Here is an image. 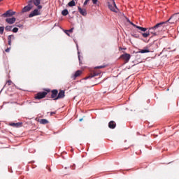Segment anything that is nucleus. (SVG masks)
Here are the masks:
<instances>
[{
  "label": "nucleus",
  "mask_w": 179,
  "mask_h": 179,
  "mask_svg": "<svg viewBox=\"0 0 179 179\" xmlns=\"http://www.w3.org/2000/svg\"><path fill=\"white\" fill-rule=\"evenodd\" d=\"M50 92H51L50 89H45L43 92H39L36 94L35 99H36V100H41V99H44Z\"/></svg>",
  "instance_id": "2"
},
{
  "label": "nucleus",
  "mask_w": 179,
  "mask_h": 179,
  "mask_svg": "<svg viewBox=\"0 0 179 179\" xmlns=\"http://www.w3.org/2000/svg\"><path fill=\"white\" fill-rule=\"evenodd\" d=\"M178 15L179 13H174L169 17L167 21L165 22H166V23H170V24H174L177 23V22H178Z\"/></svg>",
  "instance_id": "3"
},
{
  "label": "nucleus",
  "mask_w": 179,
  "mask_h": 179,
  "mask_svg": "<svg viewBox=\"0 0 179 179\" xmlns=\"http://www.w3.org/2000/svg\"><path fill=\"white\" fill-rule=\"evenodd\" d=\"M7 83H8V86H10V85H12V80H8L7 81Z\"/></svg>",
  "instance_id": "36"
},
{
  "label": "nucleus",
  "mask_w": 179,
  "mask_h": 179,
  "mask_svg": "<svg viewBox=\"0 0 179 179\" xmlns=\"http://www.w3.org/2000/svg\"><path fill=\"white\" fill-rule=\"evenodd\" d=\"M40 3H41V0H35L34 1V5H35V6H37L38 10V9H43V6L40 5Z\"/></svg>",
  "instance_id": "11"
},
{
  "label": "nucleus",
  "mask_w": 179,
  "mask_h": 179,
  "mask_svg": "<svg viewBox=\"0 0 179 179\" xmlns=\"http://www.w3.org/2000/svg\"><path fill=\"white\" fill-rule=\"evenodd\" d=\"M51 115H52L53 114H55V112H51Z\"/></svg>",
  "instance_id": "44"
},
{
  "label": "nucleus",
  "mask_w": 179,
  "mask_h": 179,
  "mask_svg": "<svg viewBox=\"0 0 179 179\" xmlns=\"http://www.w3.org/2000/svg\"><path fill=\"white\" fill-rule=\"evenodd\" d=\"M159 45H160V43L157 41H154L153 43L148 44L147 47L150 50V52H155V50H157Z\"/></svg>",
  "instance_id": "1"
},
{
  "label": "nucleus",
  "mask_w": 179,
  "mask_h": 179,
  "mask_svg": "<svg viewBox=\"0 0 179 179\" xmlns=\"http://www.w3.org/2000/svg\"><path fill=\"white\" fill-rule=\"evenodd\" d=\"M66 34L67 36H71V35L69 34V32H66Z\"/></svg>",
  "instance_id": "42"
},
{
  "label": "nucleus",
  "mask_w": 179,
  "mask_h": 179,
  "mask_svg": "<svg viewBox=\"0 0 179 179\" xmlns=\"http://www.w3.org/2000/svg\"><path fill=\"white\" fill-rule=\"evenodd\" d=\"M12 31L13 33H17V31H19V28L15 27L13 29Z\"/></svg>",
  "instance_id": "29"
},
{
  "label": "nucleus",
  "mask_w": 179,
  "mask_h": 179,
  "mask_svg": "<svg viewBox=\"0 0 179 179\" xmlns=\"http://www.w3.org/2000/svg\"><path fill=\"white\" fill-rule=\"evenodd\" d=\"M40 15H41V13L38 11V9L36 8L29 15V17H34V16H40Z\"/></svg>",
  "instance_id": "6"
},
{
  "label": "nucleus",
  "mask_w": 179,
  "mask_h": 179,
  "mask_svg": "<svg viewBox=\"0 0 179 179\" xmlns=\"http://www.w3.org/2000/svg\"><path fill=\"white\" fill-rule=\"evenodd\" d=\"M142 36H143V37H144V38L149 37V36H150L149 31L143 33Z\"/></svg>",
  "instance_id": "27"
},
{
  "label": "nucleus",
  "mask_w": 179,
  "mask_h": 179,
  "mask_svg": "<svg viewBox=\"0 0 179 179\" xmlns=\"http://www.w3.org/2000/svg\"><path fill=\"white\" fill-rule=\"evenodd\" d=\"M6 22L8 24H13V23H15V22H16V17H13L12 18H6Z\"/></svg>",
  "instance_id": "13"
},
{
  "label": "nucleus",
  "mask_w": 179,
  "mask_h": 179,
  "mask_svg": "<svg viewBox=\"0 0 179 179\" xmlns=\"http://www.w3.org/2000/svg\"><path fill=\"white\" fill-rule=\"evenodd\" d=\"M178 20H179V18H178Z\"/></svg>",
  "instance_id": "48"
},
{
  "label": "nucleus",
  "mask_w": 179,
  "mask_h": 179,
  "mask_svg": "<svg viewBox=\"0 0 179 179\" xmlns=\"http://www.w3.org/2000/svg\"><path fill=\"white\" fill-rule=\"evenodd\" d=\"M13 40H15V36L13 35V37H11Z\"/></svg>",
  "instance_id": "45"
},
{
  "label": "nucleus",
  "mask_w": 179,
  "mask_h": 179,
  "mask_svg": "<svg viewBox=\"0 0 179 179\" xmlns=\"http://www.w3.org/2000/svg\"><path fill=\"white\" fill-rule=\"evenodd\" d=\"M12 37H13V35H9L8 36V41H12Z\"/></svg>",
  "instance_id": "33"
},
{
  "label": "nucleus",
  "mask_w": 179,
  "mask_h": 179,
  "mask_svg": "<svg viewBox=\"0 0 179 179\" xmlns=\"http://www.w3.org/2000/svg\"><path fill=\"white\" fill-rule=\"evenodd\" d=\"M76 3H75L74 0H71L70 2H69L68 6L70 8H72L73 6H76Z\"/></svg>",
  "instance_id": "20"
},
{
  "label": "nucleus",
  "mask_w": 179,
  "mask_h": 179,
  "mask_svg": "<svg viewBox=\"0 0 179 179\" xmlns=\"http://www.w3.org/2000/svg\"><path fill=\"white\" fill-rule=\"evenodd\" d=\"M31 9H33V6L28 4L27 6H24L22 8V13H24L25 12H30V10H31Z\"/></svg>",
  "instance_id": "8"
},
{
  "label": "nucleus",
  "mask_w": 179,
  "mask_h": 179,
  "mask_svg": "<svg viewBox=\"0 0 179 179\" xmlns=\"http://www.w3.org/2000/svg\"><path fill=\"white\" fill-rule=\"evenodd\" d=\"M114 6H111V4H108V8L112 12H115V8H117V5L115 4V1H113Z\"/></svg>",
  "instance_id": "19"
},
{
  "label": "nucleus",
  "mask_w": 179,
  "mask_h": 179,
  "mask_svg": "<svg viewBox=\"0 0 179 179\" xmlns=\"http://www.w3.org/2000/svg\"><path fill=\"white\" fill-rule=\"evenodd\" d=\"M89 1H90V0H85V1L84 3H83L84 6H86V5H87V2H89Z\"/></svg>",
  "instance_id": "39"
},
{
  "label": "nucleus",
  "mask_w": 179,
  "mask_h": 179,
  "mask_svg": "<svg viewBox=\"0 0 179 179\" xmlns=\"http://www.w3.org/2000/svg\"><path fill=\"white\" fill-rule=\"evenodd\" d=\"M97 75H99V74L94 73L93 75L86 77L85 80H87V79H92V78H94V76H97Z\"/></svg>",
  "instance_id": "26"
},
{
  "label": "nucleus",
  "mask_w": 179,
  "mask_h": 179,
  "mask_svg": "<svg viewBox=\"0 0 179 179\" xmlns=\"http://www.w3.org/2000/svg\"><path fill=\"white\" fill-rule=\"evenodd\" d=\"M16 27H20H20H23V24H17Z\"/></svg>",
  "instance_id": "40"
},
{
  "label": "nucleus",
  "mask_w": 179,
  "mask_h": 179,
  "mask_svg": "<svg viewBox=\"0 0 179 179\" xmlns=\"http://www.w3.org/2000/svg\"><path fill=\"white\" fill-rule=\"evenodd\" d=\"M132 37H134V38H139V35L136 34H133Z\"/></svg>",
  "instance_id": "32"
},
{
  "label": "nucleus",
  "mask_w": 179,
  "mask_h": 179,
  "mask_svg": "<svg viewBox=\"0 0 179 179\" xmlns=\"http://www.w3.org/2000/svg\"><path fill=\"white\" fill-rule=\"evenodd\" d=\"M6 52H10V47L5 50Z\"/></svg>",
  "instance_id": "38"
},
{
  "label": "nucleus",
  "mask_w": 179,
  "mask_h": 179,
  "mask_svg": "<svg viewBox=\"0 0 179 179\" xmlns=\"http://www.w3.org/2000/svg\"><path fill=\"white\" fill-rule=\"evenodd\" d=\"M34 1H36V0H29L28 5H31L32 3H34Z\"/></svg>",
  "instance_id": "34"
},
{
  "label": "nucleus",
  "mask_w": 179,
  "mask_h": 179,
  "mask_svg": "<svg viewBox=\"0 0 179 179\" xmlns=\"http://www.w3.org/2000/svg\"><path fill=\"white\" fill-rule=\"evenodd\" d=\"M57 96H58V90H52L51 99H56V97H57Z\"/></svg>",
  "instance_id": "14"
},
{
  "label": "nucleus",
  "mask_w": 179,
  "mask_h": 179,
  "mask_svg": "<svg viewBox=\"0 0 179 179\" xmlns=\"http://www.w3.org/2000/svg\"><path fill=\"white\" fill-rule=\"evenodd\" d=\"M16 12L12 10H8L6 13L2 14V16L3 17H10V16H13V15H15Z\"/></svg>",
  "instance_id": "4"
},
{
  "label": "nucleus",
  "mask_w": 179,
  "mask_h": 179,
  "mask_svg": "<svg viewBox=\"0 0 179 179\" xmlns=\"http://www.w3.org/2000/svg\"><path fill=\"white\" fill-rule=\"evenodd\" d=\"M69 13V11H68V9H64L62 11V15L63 16H67V15Z\"/></svg>",
  "instance_id": "22"
},
{
  "label": "nucleus",
  "mask_w": 179,
  "mask_h": 179,
  "mask_svg": "<svg viewBox=\"0 0 179 179\" xmlns=\"http://www.w3.org/2000/svg\"><path fill=\"white\" fill-rule=\"evenodd\" d=\"M73 28H71V29H69V30H65V31H64V33H66V32L73 33Z\"/></svg>",
  "instance_id": "30"
},
{
  "label": "nucleus",
  "mask_w": 179,
  "mask_h": 179,
  "mask_svg": "<svg viewBox=\"0 0 179 179\" xmlns=\"http://www.w3.org/2000/svg\"><path fill=\"white\" fill-rule=\"evenodd\" d=\"M39 122L43 125H45L46 124H48V121L47 120V119H41Z\"/></svg>",
  "instance_id": "21"
},
{
  "label": "nucleus",
  "mask_w": 179,
  "mask_h": 179,
  "mask_svg": "<svg viewBox=\"0 0 179 179\" xmlns=\"http://www.w3.org/2000/svg\"><path fill=\"white\" fill-rule=\"evenodd\" d=\"M129 23H130V24H131V26H134V27H136H136H138V25L134 24V22H132L131 21H129Z\"/></svg>",
  "instance_id": "35"
},
{
  "label": "nucleus",
  "mask_w": 179,
  "mask_h": 179,
  "mask_svg": "<svg viewBox=\"0 0 179 179\" xmlns=\"http://www.w3.org/2000/svg\"><path fill=\"white\" fill-rule=\"evenodd\" d=\"M76 47H77V50H78V60L80 64V62H82V61L80 60V52H79V46L78 45V44H76Z\"/></svg>",
  "instance_id": "24"
},
{
  "label": "nucleus",
  "mask_w": 179,
  "mask_h": 179,
  "mask_svg": "<svg viewBox=\"0 0 179 179\" xmlns=\"http://www.w3.org/2000/svg\"><path fill=\"white\" fill-rule=\"evenodd\" d=\"M166 23H167V22H162L159 23H157L156 25H155L154 27H152V29H154L155 30H156V29H159V27L160 26H163V24H166Z\"/></svg>",
  "instance_id": "18"
},
{
  "label": "nucleus",
  "mask_w": 179,
  "mask_h": 179,
  "mask_svg": "<svg viewBox=\"0 0 179 179\" xmlns=\"http://www.w3.org/2000/svg\"><path fill=\"white\" fill-rule=\"evenodd\" d=\"M136 29L141 30V31H146L148 30V28H145L139 26H137Z\"/></svg>",
  "instance_id": "23"
},
{
  "label": "nucleus",
  "mask_w": 179,
  "mask_h": 179,
  "mask_svg": "<svg viewBox=\"0 0 179 179\" xmlns=\"http://www.w3.org/2000/svg\"><path fill=\"white\" fill-rule=\"evenodd\" d=\"M108 127L110 129H114L117 127V124L114 121H110L108 123Z\"/></svg>",
  "instance_id": "15"
},
{
  "label": "nucleus",
  "mask_w": 179,
  "mask_h": 179,
  "mask_svg": "<svg viewBox=\"0 0 179 179\" xmlns=\"http://www.w3.org/2000/svg\"><path fill=\"white\" fill-rule=\"evenodd\" d=\"M65 97V91L60 90L59 93H57V96L54 99V100H59V99H64Z\"/></svg>",
  "instance_id": "7"
},
{
  "label": "nucleus",
  "mask_w": 179,
  "mask_h": 179,
  "mask_svg": "<svg viewBox=\"0 0 179 179\" xmlns=\"http://www.w3.org/2000/svg\"><path fill=\"white\" fill-rule=\"evenodd\" d=\"M148 52H150V50H149V48H148V45L145 47L143 49L139 50V51L137 52V53L139 54H147Z\"/></svg>",
  "instance_id": "10"
},
{
  "label": "nucleus",
  "mask_w": 179,
  "mask_h": 179,
  "mask_svg": "<svg viewBox=\"0 0 179 179\" xmlns=\"http://www.w3.org/2000/svg\"><path fill=\"white\" fill-rule=\"evenodd\" d=\"M12 26L10 25H7L6 27H5V30L6 31H12Z\"/></svg>",
  "instance_id": "25"
},
{
  "label": "nucleus",
  "mask_w": 179,
  "mask_h": 179,
  "mask_svg": "<svg viewBox=\"0 0 179 179\" xmlns=\"http://www.w3.org/2000/svg\"><path fill=\"white\" fill-rule=\"evenodd\" d=\"M8 45H12V41H8Z\"/></svg>",
  "instance_id": "41"
},
{
  "label": "nucleus",
  "mask_w": 179,
  "mask_h": 179,
  "mask_svg": "<svg viewBox=\"0 0 179 179\" xmlns=\"http://www.w3.org/2000/svg\"><path fill=\"white\" fill-rule=\"evenodd\" d=\"M4 31H5V27H0V34H3Z\"/></svg>",
  "instance_id": "28"
},
{
  "label": "nucleus",
  "mask_w": 179,
  "mask_h": 179,
  "mask_svg": "<svg viewBox=\"0 0 179 179\" xmlns=\"http://www.w3.org/2000/svg\"><path fill=\"white\" fill-rule=\"evenodd\" d=\"M99 0H92V3H94V5H97V2Z\"/></svg>",
  "instance_id": "37"
},
{
  "label": "nucleus",
  "mask_w": 179,
  "mask_h": 179,
  "mask_svg": "<svg viewBox=\"0 0 179 179\" xmlns=\"http://www.w3.org/2000/svg\"><path fill=\"white\" fill-rule=\"evenodd\" d=\"M148 33L149 34H152V36L151 37H155V36H157V33H156V31H155V29L151 27L148 29Z\"/></svg>",
  "instance_id": "16"
},
{
  "label": "nucleus",
  "mask_w": 179,
  "mask_h": 179,
  "mask_svg": "<svg viewBox=\"0 0 179 179\" xmlns=\"http://www.w3.org/2000/svg\"><path fill=\"white\" fill-rule=\"evenodd\" d=\"M81 74H82V71L78 70L76 71V73L74 74H73L71 76V79L75 80L76 79V78H78V76H80Z\"/></svg>",
  "instance_id": "9"
},
{
  "label": "nucleus",
  "mask_w": 179,
  "mask_h": 179,
  "mask_svg": "<svg viewBox=\"0 0 179 179\" xmlns=\"http://www.w3.org/2000/svg\"><path fill=\"white\" fill-rule=\"evenodd\" d=\"M103 68H106V66H98L95 67V69H101Z\"/></svg>",
  "instance_id": "31"
},
{
  "label": "nucleus",
  "mask_w": 179,
  "mask_h": 179,
  "mask_svg": "<svg viewBox=\"0 0 179 179\" xmlns=\"http://www.w3.org/2000/svg\"><path fill=\"white\" fill-rule=\"evenodd\" d=\"M82 121H83V119H82V118L80 119V122H82Z\"/></svg>",
  "instance_id": "46"
},
{
  "label": "nucleus",
  "mask_w": 179,
  "mask_h": 179,
  "mask_svg": "<svg viewBox=\"0 0 179 179\" xmlns=\"http://www.w3.org/2000/svg\"><path fill=\"white\" fill-rule=\"evenodd\" d=\"M78 12L82 15L83 16H86L87 15V12L86 11V9H82L80 6H78Z\"/></svg>",
  "instance_id": "12"
},
{
  "label": "nucleus",
  "mask_w": 179,
  "mask_h": 179,
  "mask_svg": "<svg viewBox=\"0 0 179 179\" xmlns=\"http://www.w3.org/2000/svg\"><path fill=\"white\" fill-rule=\"evenodd\" d=\"M4 87H3L1 89V90L0 91V93H2V90H3Z\"/></svg>",
  "instance_id": "43"
},
{
  "label": "nucleus",
  "mask_w": 179,
  "mask_h": 179,
  "mask_svg": "<svg viewBox=\"0 0 179 179\" xmlns=\"http://www.w3.org/2000/svg\"><path fill=\"white\" fill-rule=\"evenodd\" d=\"M120 58H122V59H124L125 61V63L127 64L129 62V59H131V55L129 53H124L120 56Z\"/></svg>",
  "instance_id": "5"
},
{
  "label": "nucleus",
  "mask_w": 179,
  "mask_h": 179,
  "mask_svg": "<svg viewBox=\"0 0 179 179\" xmlns=\"http://www.w3.org/2000/svg\"><path fill=\"white\" fill-rule=\"evenodd\" d=\"M2 0H0V2H1Z\"/></svg>",
  "instance_id": "47"
},
{
  "label": "nucleus",
  "mask_w": 179,
  "mask_h": 179,
  "mask_svg": "<svg viewBox=\"0 0 179 179\" xmlns=\"http://www.w3.org/2000/svg\"><path fill=\"white\" fill-rule=\"evenodd\" d=\"M22 122H17V123H10L9 125L10 127H13L14 128H19V127H22Z\"/></svg>",
  "instance_id": "17"
}]
</instances>
